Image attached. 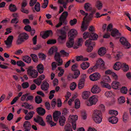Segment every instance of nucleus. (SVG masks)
<instances>
[{
  "label": "nucleus",
  "instance_id": "0eeeda50",
  "mask_svg": "<svg viewBox=\"0 0 131 131\" xmlns=\"http://www.w3.org/2000/svg\"><path fill=\"white\" fill-rule=\"evenodd\" d=\"M97 96L93 95L91 96L89 100V103L87 104L88 106H91L93 105H95L98 101Z\"/></svg>",
  "mask_w": 131,
  "mask_h": 131
},
{
  "label": "nucleus",
  "instance_id": "7ed1b4c3",
  "mask_svg": "<svg viewBox=\"0 0 131 131\" xmlns=\"http://www.w3.org/2000/svg\"><path fill=\"white\" fill-rule=\"evenodd\" d=\"M78 119V116L77 115L71 116L70 115L68 118V121L69 123H71L72 128L74 130H75L76 128V122Z\"/></svg>",
  "mask_w": 131,
  "mask_h": 131
},
{
  "label": "nucleus",
  "instance_id": "c03bdc74",
  "mask_svg": "<svg viewBox=\"0 0 131 131\" xmlns=\"http://www.w3.org/2000/svg\"><path fill=\"white\" fill-rule=\"evenodd\" d=\"M80 106V101L78 99H76L75 101V107L77 109L79 108Z\"/></svg>",
  "mask_w": 131,
  "mask_h": 131
},
{
  "label": "nucleus",
  "instance_id": "5701e85b",
  "mask_svg": "<svg viewBox=\"0 0 131 131\" xmlns=\"http://www.w3.org/2000/svg\"><path fill=\"white\" fill-rule=\"evenodd\" d=\"M49 84L48 82H42L41 85V89L44 91H46L49 88Z\"/></svg>",
  "mask_w": 131,
  "mask_h": 131
},
{
  "label": "nucleus",
  "instance_id": "09e8293b",
  "mask_svg": "<svg viewBox=\"0 0 131 131\" xmlns=\"http://www.w3.org/2000/svg\"><path fill=\"white\" fill-rule=\"evenodd\" d=\"M83 37L85 39H86L88 38H89L91 39L90 34L88 32H85L83 34Z\"/></svg>",
  "mask_w": 131,
  "mask_h": 131
},
{
  "label": "nucleus",
  "instance_id": "20e7f679",
  "mask_svg": "<svg viewBox=\"0 0 131 131\" xmlns=\"http://www.w3.org/2000/svg\"><path fill=\"white\" fill-rule=\"evenodd\" d=\"M28 74L31 77L35 78L38 75V72L36 70L33 69V67L30 66L28 68L27 70Z\"/></svg>",
  "mask_w": 131,
  "mask_h": 131
},
{
  "label": "nucleus",
  "instance_id": "4be33fe9",
  "mask_svg": "<svg viewBox=\"0 0 131 131\" xmlns=\"http://www.w3.org/2000/svg\"><path fill=\"white\" fill-rule=\"evenodd\" d=\"M37 70L40 74L43 72L44 68L43 66L41 64H39L36 67Z\"/></svg>",
  "mask_w": 131,
  "mask_h": 131
},
{
  "label": "nucleus",
  "instance_id": "ea45409f",
  "mask_svg": "<svg viewBox=\"0 0 131 131\" xmlns=\"http://www.w3.org/2000/svg\"><path fill=\"white\" fill-rule=\"evenodd\" d=\"M42 101L41 97L38 95L37 96L35 97V102L37 104L41 103Z\"/></svg>",
  "mask_w": 131,
  "mask_h": 131
},
{
  "label": "nucleus",
  "instance_id": "ddd939ff",
  "mask_svg": "<svg viewBox=\"0 0 131 131\" xmlns=\"http://www.w3.org/2000/svg\"><path fill=\"white\" fill-rule=\"evenodd\" d=\"M111 35L115 38L117 39L120 37L121 34L118 30L116 29H114L111 32Z\"/></svg>",
  "mask_w": 131,
  "mask_h": 131
},
{
  "label": "nucleus",
  "instance_id": "c756f323",
  "mask_svg": "<svg viewBox=\"0 0 131 131\" xmlns=\"http://www.w3.org/2000/svg\"><path fill=\"white\" fill-rule=\"evenodd\" d=\"M23 59L24 61L28 63H30L31 61V58L28 56H23Z\"/></svg>",
  "mask_w": 131,
  "mask_h": 131
},
{
  "label": "nucleus",
  "instance_id": "bb28decb",
  "mask_svg": "<svg viewBox=\"0 0 131 131\" xmlns=\"http://www.w3.org/2000/svg\"><path fill=\"white\" fill-rule=\"evenodd\" d=\"M90 63L88 62H83L81 65V68L83 70H85L88 68L90 66Z\"/></svg>",
  "mask_w": 131,
  "mask_h": 131
},
{
  "label": "nucleus",
  "instance_id": "a18cd8bd",
  "mask_svg": "<svg viewBox=\"0 0 131 131\" xmlns=\"http://www.w3.org/2000/svg\"><path fill=\"white\" fill-rule=\"evenodd\" d=\"M102 117H98L93 118L95 123H99L102 121Z\"/></svg>",
  "mask_w": 131,
  "mask_h": 131
},
{
  "label": "nucleus",
  "instance_id": "e2e57ef3",
  "mask_svg": "<svg viewBox=\"0 0 131 131\" xmlns=\"http://www.w3.org/2000/svg\"><path fill=\"white\" fill-rule=\"evenodd\" d=\"M77 20L76 19H74L73 20H71L70 21V24L71 26L75 25L77 23Z\"/></svg>",
  "mask_w": 131,
  "mask_h": 131
},
{
  "label": "nucleus",
  "instance_id": "f03ea898",
  "mask_svg": "<svg viewBox=\"0 0 131 131\" xmlns=\"http://www.w3.org/2000/svg\"><path fill=\"white\" fill-rule=\"evenodd\" d=\"M80 12L82 15L85 16L83 18V20L82 22L81 27V31H84L86 30L89 25V23L86 20L88 19L87 16L88 14L85 13L82 10H80Z\"/></svg>",
  "mask_w": 131,
  "mask_h": 131
},
{
  "label": "nucleus",
  "instance_id": "72a5a7b5",
  "mask_svg": "<svg viewBox=\"0 0 131 131\" xmlns=\"http://www.w3.org/2000/svg\"><path fill=\"white\" fill-rule=\"evenodd\" d=\"M84 8L87 11H89L92 9L91 5L90 4L87 3H85L84 5Z\"/></svg>",
  "mask_w": 131,
  "mask_h": 131
},
{
  "label": "nucleus",
  "instance_id": "58836bf2",
  "mask_svg": "<svg viewBox=\"0 0 131 131\" xmlns=\"http://www.w3.org/2000/svg\"><path fill=\"white\" fill-rule=\"evenodd\" d=\"M45 78V76L43 74H42L37 79L35 80L33 82H41Z\"/></svg>",
  "mask_w": 131,
  "mask_h": 131
},
{
  "label": "nucleus",
  "instance_id": "2f4dec72",
  "mask_svg": "<svg viewBox=\"0 0 131 131\" xmlns=\"http://www.w3.org/2000/svg\"><path fill=\"white\" fill-rule=\"evenodd\" d=\"M65 131H73L71 125L68 123L67 124L64 126Z\"/></svg>",
  "mask_w": 131,
  "mask_h": 131
},
{
  "label": "nucleus",
  "instance_id": "680f3d73",
  "mask_svg": "<svg viewBox=\"0 0 131 131\" xmlns=\"http://www.w3.org/2000/svg\"><path fill=\"white\" fill-rule=\"evenodd\" d=\"M78 65L77 64H75L72 65V66L71 69L72 71H73L79 70L78 69Z\"/></svg>",
  "mask_w": 131,
  "mask_h": 131
},
{
  "label": "nucleus",
  "instance_id": "6e6d98bb",
  "mask_svg": "<svg viewBox=\"0 0 131 131\" xmlns=\"http://www.w3.org/2000/svg\"><path fill=\"white\" fill-rule=\"evenodd\" d=\"M127 114L126 112H125L123 116V121L125 122L127 121V119L128 118Z\"/></svg>",
  "mask_w": 131,
  "mask_h": 131
},
{
  "label": "nucleus",
  "instance_id": "c85d7f7f",
  "mask_svg": "<svg viewBox=\"0 0 131 131\" xmlns=\"http://www.w3.org/2000/svg\"><path fill=\"white\" fill-rule=\"evenodd\" d=\"M76 60L78 61H86L88 60V58H87L83 57V56H77L76 57Z\"/></svg>",
  "mask_w": 131,
  "mask_h": 131
},
{
  "label": "nucleus",
  "instance_id": "79ce46f5",
  "mask_svg": "<svg viewBox=\"0 0 131 131\" xmlns=\"http://www.w3.org/2000/svg\"><path fill=\"white\" fill-rule=\"evenodd\" d=\"M97 69L96 67L94 66L91 67L89 68L88 70V73L90 74L92 72L95 71Z\"/></svg>",
  "mask_w": 131,
  "mask_h": 131
},
{
  "label": "nucleus",
  "instance_id": "6e6552de",
  "mask_svg": "<svg viewBox=\"0 0 131 131\" xmlns=\"http://www.w3.org/2000/svg\"><path fill=\"white\" fill-rule=\"evenodd\" d=\"M101 77L100 74L96 72L90 75L89 76V78L91 81H94L99 79Z\"/></svg>",
  "mask_w": 131,
  "mask_h": 131
},
{
  "label": "nucleus",
  "instance_id": "4d7b16f0",
  "mask_svg": "<svg viewBox=\"0 0 131 131\" xmlns=\"http://www.w3.org/2000/svg\"><path fill=\"white\" fill-rule=\"evenodd\" d=\"M35 9L36 11L37 12H39L40 11V4L38 3H37V4L35 5Z\"/></svg>",
  "mask_w": 131,
  "mask_h": 131
},
{
  "label": "nucleus",
  "instance_id": "bf43d9fd",
  "mask_svg": "<svg viewBox=\"0 0 131 131\" xmlns=\"http://www.w3.org/2000/svg\"><path fill=\"white\" fill-rule=\"evenodd\" d=\"M58 69L60 71V72L58 73V76L59 77H61L62 76L64 72V70L62 69L61 67H58Z\"/></svg>",
  "mask_w": 131,
  "mask_h": 131
},
{
  "label": "nucleus",
  "instance_id": "a878e982",
  "mask_svg": "<svg viewBox=\"0 0 131 131\" xmlns=\"http://www.w3.org/2000/svg\"><path fill=\"white\" fill-rule=\"evenodd\" d=\"M66 118L65 117L62 116L60 117L59 119V123L60 126H63L65 123Z\"/></svg>",
  "mask_w": 131,
  "mask_h": 131
},
{
  "label": "nucleus",
  "instance_id": "7c9ffc66",
  "mask_svg": "<svg viewBox=\"0 0 131 131\" xmlns=\"http://www.w3.org/2000/svg\"><path fill=\"white\" fill-rule=\"evenodd\" d=\"M100 84L103 88H106L109 89L111 88V86L109 84L106 82H100Z\"/></svg>",
  "mask_w": 131,
  "mask_h": 131
},
{
  "label": "nucleus",
  "instance_id": "6ab92c4d",
  "mask_svg": "<svg viewBox=\"0 0 131 131\" xmlns=\"http://www.w3.org/2000/svg\"><path fill=\"white\" fill-rule=\"evenodd\" d=\"M52 32L51 30H48L45 32L42 37L44 39H46L49 36H52Z\"/></svg>",
  "mask_w": 131,
  "mask_h": 131
},
{
  "label": "nucleus",
  "instance_id": "4c0bfd02",
  "mask_svg": "<svg viewBox=\"0 0 131 131\" xmlns=\"http://www.w3.org/2000/svg\"><path fill=\"white\" fill-rule=\"evenodd\" d=\"M122 68L123 71L124 72L127 71L129 69L128 66L125 63H122Z\"/></svg>",
  "mask_w": 131,
  "mask_h": 131
},
{
  "label": "nucleus",
  "instance_id": "aec40b11",
  "mask_svg": "<svg viewBox=\"0 0 131 131\" xmlns=\"http://www.w3.org/2000/svg\"><path fill=\"white\" fill-rule=\"evenodd\" d=\"M99 54L101 56L104 55L106 52V50L105 48L104 47L100 48L98 51Z\"/></svg>",
  "mask_w": 131,
  "mask_h": 131
},
{
  "label": "nucleus",
  "instance_id": "338daca9",
  "mask_svg": "<svg viewBox=\"0 0 131 131\" xmlns=\"http://www.w3.org/2000/svg\"><path fill=\"white\" fill-rule=\"evenodd\" d=\"M44 3L42 6V7L43 8H45L47 7V6L48 3V0H44Z\"/></svg>",
  "mask_w": 131,
  "mask_h": 131
},
{
  "label": "nucleus",
  "instance_id": "9d476101",
  "mask_svg": "<svg viewBox=\"0 0 131 131\" xmlns=\"http://www.w3.org/2000/svg\"><path fill=\"white\" fill-rule=\"evenodd\" d=\"M78 34L77 31L75 29L70 30L68 33V36L69 39L73 38L77 36Z\"/></svg>",
  "mask_w": 131,
  "mask_h": 131
},
{
  "label": "nucleus",
  "instance_id": "412c9836",
  "mask_svg": "<svg viewBox=\"0 0 131 131\" xmlns=\"http://www.w3.org/2000/svg\"><path fill=\"white\" fill-rule=\"evenodd\" d=\"M69 40L66 43V46L68 48H71L73 47L74 43L73 39H69Z\"/></svg>",
  "mask_w": 131,
  "mask_h": 131
},
{
  "label": "nucleus",
  "instance_id": "de8ad7c7",
  "mask_svg": "<svg viewBox=\"0 0 131 131\" xmlns=\"http://www.w3.org/2000/svg\"><path fill=\"white\" fill-rule=\"evenodd\" d=\"M74 75H73V78L74 79H76L77 78L80 74V72L79 70H77L74 71Z\"/></svg>",
  "mask_w": 131,
  "mask_h": 131
},
{
  "label": "nucleus",
  "instance_id": "b1692460",
  "mask_svg": "<svg viewBox=\"0 0 131 131\" xmlns=\"http://www.w3.org/2000/svg\"><path fill=\"white\" fill-rule=\"evenodd\" d=\"M109 122L112 124H115L117 123L118 121L117 117H116L112 116L109 118Z\"/></svg>",
  "mask_w": 131,
  "mask_h": 131
},
{
  "label": "nucleus",
  "instance_id": "49530a36",
  "mask_svg": "<svg viewBox=\"0 0 131 131\" xmlns=\"http://www.w3.org/2000/svg\"><path fill=\"white\" fill-rule=\"evenodd\" d=\"M23 104H24L25 105V108L27 109H28L29 110H30L31 109H33V107L31 105H30L27 102L24 103Z\"/></svg>",
  "mask_w": 131,
  "mask_h": 131
},
{
  "label": "nucleus",
  "instance_id": "a211bd4d",
  "mask_svg": "<svg viewBox=\"0 0 131 131\" xmlns=\"http://www.w3.org/2000/svg\"><path fill=\"white\" fill-rule=\"evenodd\" d=\"M122 63L119 62H116L114 64V69L116 70H119L122 66Z\"/></svg>",
  "mask_w": 131,
  "mask_h": 131
},
{
  "label": "nucleus",
  "instance_id": "e433bc0d",
  "mask_svg": "<svg viewBox=\"0 0 131 131\" xmlns=\"http://www.w3.org/2000/svg\"><path fill=\"white\" fill-rule=\"evenodd\" d=\"M95 6L98 10H100L102 8L103 4L101 2L99 1H97L96 2Z\"/></svg>",
  "mask_w": 131,
  "mask_h": 131
},
{
  "label": "nucleus",
  "instance_id": "dca6fc26",
  "mask_svg": "<svg viewBox=\"0 0 131 131\" xmlns=\"http://www.w3.org/2000/svg\"><path fill=\"white\" fill-rule=\"evenodd\" d=\"M38 114L40 116H43L46 113L45 110L41 107H39L36 109Z\"/></svg>",
  "mask_w": 131,
  "mask_h": 131
},
{
  "label": "nucleus",
  "instance_id": "39448f33",
  "mask_svg": "<svg viewBox=\"0 0 131 131\" xmlns=\"http://www.w3.org/2000/svg\"><path fill=\"white\" fill-rule=\"evenodd\" d=\"M28 37V35L26 33L23 32L20 34L18 36V38L17 41V44H20L24 41V39H27Z\"/></svg>",
  "mask_w": 131,
  "mask_h": 131
},
{
  "label": "nucleus",
  "instance_id": "3c124183",
  "mask_svg": "<svg viewBox=\"0 0 131 131\" xmlns=\"http://www.w3.org/2000/svg\"><path fill=\"white\" fill-rule=\"evenodd\" d=\"M76 86L77 85L75 82H72L70 84V89L73 91L75 89Z\"/></svg>",
  "mask_w": 131,
  "mask_h": 131
},
{
  "label": "nucleus",
  "instance_id": "37998d69",
  "mask_svg": "<svg viewBox=\"0 0 131 131\" xmlns=\"http://www.w3.org/2000/svg\"><path fill=\"white\" fill-rule=\"evenodd\" d=\"M9 8L10 10L12 12H15L17 10V8L15 5L12 4L10 5Z\"/></svg>",
  "mask_w": 131,
  "mask_h": 131
},
{
  "label": "nucleus",
  "instance_id": "1a4fd4ad",
  "mask_svg": "<svg viewBox=\"0 0 131 131\" xmlns=\"http://www.w3.org/2000/svg\"><path fill=\"white\" fill-rule=\"evenodd\" d=\"M13 39V36L10 35L8 37L7 40L5 41V44L6 45L7 48H9L11 47Z\"/></svg>",
  "mask_w": 131,
  "mask_h": 131
},
{
  "label": "nucleus",
  "instance_id": "864d4df0",
  "mask_svg": "<svg viewBox=\"0 0 131 131\" xmlns=\"http://www.w3.org/2000/svg\"><path fill=\"white\" fill-rule=\"evenodd\" d=\"M31 57L32 60L35 62H37L38 58L37 56L35 54H32L30 55Z\"/></svg>",
  "mask_w": 131,
  "mask_h": 131
},
{
  "label": "nucleus",
  "instance_id": "cd10ccee",
  "mask_svg": "<svg viewBox=\"0 0 131 131\" xmlns=\"http://www.w3.org/2000/svg\"><path fill=\"white\" fill-rule=\"evenodd\" d=\"M68 15V13L67 12H64L62 13L60 16L59 19L63 21L65 19Z\"/></svg>",
  "mask_w": 131,
  "mask_h": 131
},
{
  "label": "nucleus",
  "instance_id": "9b49d317",
  "mask_svg": "<svg viewBox=\"0 0 131 131\" xmlns=\"http://www.w3.org/2000/svg\"><path fill=\"white\" fill-rule=\"evenodd\" d=\"M105 62L101 58H99L96 61V63L95 66L97 68H101L104 67Z\"/></svg>",
  "mask_w": 131,
  "mask_h": 131
},
{
  "label": "nucleus",
  "instance_id": "69168bd1",
  "mask_svg": "<svg viewBox=\"0 0 131 131\" xmlns=\"http://www.w3.org/2000/svg\"><path fill=\"white\" fill-rule=\"evenodd\" d=\"M118 100L119 103L120 104L123 103L125 101V98L123 96L120 97L119 98Z\"/></svg>",
  "mask_w": 131,
  "mask_h": 131
},
{
  "label": "nucleus",
  "instance_id": "473e14b6",
  "mask_svg": "<svg viewBox=\"0 0 131 131\" xmlns=\"http://www.w3.org/2000/svg\"><path fill=\"white\" fill-rule=\"evenodd\" d=\"M83 40L82 38L79 39L77 46L75 45L74 47V48L76 49L79 48V46H81Z\"/></svg>",
  "mask_w": 131,
  "mask_h": 131
},
{
  "label": "nucleus",
  "instance_id": "8fccbe9b",
  "mask_svg": "<svg viewBox=\"0 0 131 131\" xmlns=\"http://www.w3.org/2000/svg\"><path fill=\"white\" fill-rule=\"evenodd\" d=\"M61 114V113L60 112L57 111H56L53 113V118H55L56 117H59V116Z\"/></svg>",
  "mask_w": 131,
  "mask_h": 131
},
{
  "label": "nucleus",
  "instance_id": "a19ab883",
  "mask_svg": "<svg viewBox=\"0 0 131 131\" xmlns=\"http://www.w3.org/2000/svg\"><path fill=\"white\" fill-rule=\"evenodd\" d=\"M58 3L60 4H63V7L66 8V3L68 2V0H58Z\"/></svg>",
  "mask_w": 131,
  "mask_h": 131
},
{
  "label": "nucleus",
  "instance_id": "774afa93",
  "mask_svg": "<svg viewBox=\"0 0 131 131\" xmlns=\"http://www.w3.org/2000/svg\"><path fill=\"white\" fill-rule=\"evenodd\" d=\"M14 115L11 113H10L7 117V119L9 121H10L12 119Z\"/></svg>",
  "mask_w": 131,
  "mask_h": 131
},
{
  "label": "nucleus",
  "instance_id": "f704fd0d",
  "mask_svg": "<svg viewBox=\"0 0 131 131\" xmlns=\"http://www.w3.org/2000/svg\"><path fill=\"white\" fill-rule=\"evenodd\" d=\"M90 92L88 91H84L82 93V98L83 99H87L90 95Z\"/></svg>",
  "mask_w": 131,
  "mask_h": 131
},
{
  "label": "nucleus",
  "instance_id": "f3484780",
  "mask_svg": "<svg viewBox=\"0 0 131 131\" xmlns=\"http://www.w3.org/2000/svg\"><path fill=\"white\" fill-rule=\"evenodd\" d=\"M66 36L65 34L63 33L61 36H59L58 38L59 42L60 43L62 44L65 41Z\"/></svg>",
  "mask_w": 131,
  "mask_h": 131
},
{
  "label": "nucleus",
  "instance_id": "603ef678",
  "mask_svg": "<svg viewBox=\"0 0 131 131\" xmlns=\"http://www.w3.org/2000/svg\"><path fill=\"white\" fill-rule=\"evenodd\" d=\"M102 79L104 82H109L111 81V80L109 77L107 75L104 76L103 77Z\"/></svg>",
  "mask_w": 131,
  "mask_h": 131
},
{
  "label": "nucleus",
  "instance_id": "c9c22d12",
  "mask_svg": "<svg viewBox=\"0 0 131 131\" xmlns=\"http://www.w3.org/2000/svg\"><path fill=\"white\" fill-rule=\"evenodd\" d=\"M119 82H112L111 84L112 88L115 89H118L119 86H120Z\"/></svg>",
  "mask_w": 131,
  "mask_h": 131
},
{
  "label": "nucleus",
  "instance_id": "423d86ee",
  "mask_svg": "<svg viewBox=\"0 0 131 131\" xmlns=\"http://www.w3.org/2000/svg\"><path fill=\"white\" fill-rule=\"evenodd\" d=\"M120 42L125 48L128 49L130 47V45L125 38L121 37L120 39Z\"/></svg>",
  "mask_w": 131,
  "mask_h": 131
},
{
  "label": "nucleus",
  "instance_id": "393cba45",
  "mask_svg": "<svg viewBox=\"0 0 131 131\" xmlns=\"http://www.w3.org/2000/svg\"><path fill=\"white\" fill-rule=\"evenodd\" d=\"M58 49L57 48L55 47H51L49 49L48 52V53L50 55H51L54 53L57 52Z\"/></svg>",
  "mask_w": 131,
  "mask_h": 131
},
{
  "label": "nucleus",
  "instance_id": "4468645a",
  "mask_svg": "<svg viewBox=\"0 0 131 131\" xmlns=\"http://www.w3.org/2000/svg\"><path fill=\"white\" fill-rule=\"evenodd\" d=\"M23 126L25 129V131H29L31 128V124L30 122L28 121H25Z\"/></svg>",
  "mask_w": 131,
  "mask_h": 131
},
{
  "label": "nucleus",
  "instance_id": "5fc2aeb1",
  "mask_svg": "<svg viewBox=\"0 0 131 131\" xmlns=\"http://www.w3.org/2000/svg\"><path fill=\"white\" fill-rule=\"evenodd\" d=\"M42 120H43L42 117H41L39 115H37V119L36 118H34V120L37 123H39L40 121H42Z\"/></svg>",
  "mask_w": 131,
  "mask_h": 131
},
{
  "label": "nucleus",
  "instance_id": "f8f14e48",
  "mask_svg": "<svg viewBox=\"0 0 131 131\" xmlns=\"http://www.w3.org/2000/svg\"><path fill=\"white\" fill-rule=\"evenodd\" d=\"M54 58L55 60L58 63V66H60L62 64L63 61L62 59L60 58V55L59 53L58 52L56 53Z\"/></svg>",
  "mask_w": 131,
  "mask_h": 131
},
{
  "label": "nucleus",
  "instance_id": "0e129e2a",
  "mask_svg": "<svg viewBox=\"0 0 131 131\" xmlns=\"http://www.w3.org/2000/svg\"><path fill=\"white\" fill-rule=\"evenodd\" d=\"M87 78V76L86 74H84L82 76L80 80V82H84L86 81Z\"/></svg>",
  "mask_w": 131,
  "mask_h": 131
},
{
  "label": "nucleus",
  "instance_id": "f257e3e1",
  "mask_svg": "<svg viewBox=\"0 0 131 131\" xmlns=\"http://www.w3.org/2000/svg\"><path fill=\"white\" fill-rule=\"evenodd\" d=\"M91 39L86 40L85 42V45L87 47V51L88 52H91L93 49V47L95 45V43L94 41L91 40H96L98 38V35L93 32L90 34Z\"/></svg>",
  "mask_w": 131,
  "mask_h": 131
},
{
  "label": "nucleus",
  "instance_id": "2eb2a0df",
  "mask_svg": "<svg viewBox=\"0 0 131 131\" xmlns=\"http://www.w3.org/2000/svg\"><path fill=\"white\" fill-rule=\"evenodd\" d=\"M91 90V92L93 93H98L101 91L99 87L96 85L93 86Z\"/></svg>",
  "mask_w": 131,
  "mask_h": 131
},
{
  "label": "nucleus",
  "instance_id": "052dcab7",
  "mask_svg": "<svg viewBox=\"0 0 131 131\" xmlns=\"http://www.w3.org/2000/svg\"><path fill=\"white\" fill-rule=\"evenodd\" d=\"M121 92L123 94H126L127 92V89L126 87L123 86L121 89Z\"/></svg>",
  "mask_w": 131,
  "mask_h": 131
},
{
  "label": "nucleus",
  "instance_id": "13d9d810",
  "mask_svg": "<svg viewBox=\"0 0 131 131\" xmlns=\"http://www.w3.org/2000/svg\"><path fill=\"white\" fill-rule=\"evenodd\" d=\"M95 115H97L100 116H102V113L101 110H96L94 112L93 114Z\"/></svg>",
  "mask_w": 131,
  "mask_h": 131
}]
</instances>
